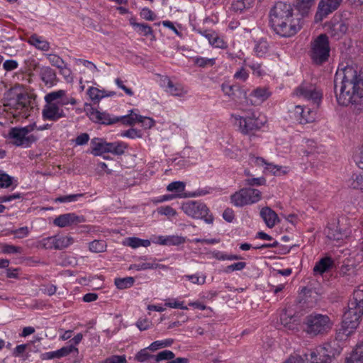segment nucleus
Wrapping results in <instances>:
<instances>
[{
    "mask_svg": "<svg viewBox=\"0 0 363 363\" xmlns=\"http://www.w3.org/2000/svg\"><path fill=\"white\" fill-rule=\"evenodd\" d=\"M335 93L338 104H363V80L352 66L338 69L334 79Z\"/></svg>",
    "mask_w": 363,
    "mask_h": 363,
    "instance_id": "f257e3e1",
    "label": "nucleus"
},
{
    "mask_svg": "<svg viewBox=\"0 0 363 363\" xmlns=\"http://www.w3.org/2000/svg\"><path fill=\"white\" fill-rule=\"evenodd\" d=\"M363 315V289L354 291L350 298L347 310L342 315L340 331L349 336L358 327Z\"/></svg>",
    "mask_w": 363,
    "mask_h": 363,
    "instance_id": "f03ea898",
    "label": "nucleus"
},
{
    "mask_svg": "<svg viewBox=\"0 0 363 363\" xmlns=\"http://www.w3.org/2000/svg\"><path fill=\"white\" fill-rule=\"evenodd\" d=\"M303 323L304 331L311 337L327 334L333 326L328 315L315 312L308 315Z\"/></svg>",
    "mask_w": 363,
    "mask_h": 363,
    "instance_id": "7ed1b4c3",
    "label": "nucleus"
},
{
    "mask_svg": "<svg viewBox=\"0 0 363 363\" xmlns=\"http://www.w3.org/2000/svg\"><path fill=\"white\" fill-rule=\"evenodd\" d=\"M328 37L326 34H320L311 43L310 57L316 65L326 62L330 55Z\"/></svg>",
    "mask_w": 363,
    "mask_h": 363,
    "instance_id": "20e7f679",
    "label": "nucleus"
},
{
    "mask_svg": "<svg viewBox=\"0 0 363 363\" xmlns=\"http://www.w3.org/2000/svg\"><path fill=\"white\" fill-rule=\"evenodd\" d=\"M298 14L294 12L291 4L284 1L277 2L269 12V25L273 28Z\"/></svg>",
    "mask_w": 363,
    "mask_h": 363,
    "instance_id": "39448f33",
    "label": "nucleus"
},
{
    "mask_svg": "<svg viewBox=\"0 0 363 363\" xmlns=\"http://www.w3.org/2000/svg\"><path fill=\"white\" fill-rule=\"evenodd\" d=\"M341 350L336 341L325 343L311 352L310 360L311 363H330L336 355L340 354Z\"/></svg>",
    "mask_w": 363,
    "mask_h": 363,
    "instance_id": "423d86ee",
    "label": "nucleus"
},
{
    "mask_svg": "<svg viewBox=\"0 0 363 363\" xmlns=\"http://www.w3.org/2000/svg\"><path fill=\"white\" fill-rule=\"evenodd\" d=\"M91 152L94 156H100L104 153H112L121 155L127 147L123 142L107 143L104 139L94 138L90 143Z\"/></svg>",
    "mask_w": 363,
    "mask_h": 363,
    "instance_id": "0eeeda50",
    "label": "nucleus"
},
{
    "mask_svg": "<svg viewBox=\"0 0 363 363\" xmlns=\"http://www.w3.org/2000/svg\"><path fill=\"white\" fill-rule=\"evenodd\" d=\"M262 199L259 190L252 187H245L230 196V202L236 207H243L257 203Z\"/></svg>",
    "mask_w": 363,
    "mask_h": 363,
    "instance_id": "6e6552de",
    "label": "nucleus"
},
{
    "mask_svg": "<svg viewBox=\"0 0 363 363\" xmlns=\"http://www.w3.org/2000/svg\"><path fill=\"white\" fill-rule=\"evenodd\" d=\"M182 209L186 215L193 218L203 219L206 223H213V217L209 214V209L204 203L189 201L182 204Z\"/></svg>",
    "mask_w": 363,
    "mask_h": 363,
    "instance_id": "1a4fd4ad",
    "label": "nucleus"
},
{
    "mask_svg": "<svg viewBox=\"0 0 363 363\" xmlns=\"http://www.w3.org/2000/svg\"><path fill=\"white\" fill-rule=\"evenodd\" d=\"M32 128L29 126L12 128L9 133L11 142L16 146L24 147H29L37 140V138L34 135L29 134Z\"/></svg>",
    "mask_w": 363,
    "mask_h": 363,
    "instance_id": "9d476101",
    "label": "nucleus"
},
{
    "mask_svg": "<svg viewBox=\"0 0 363 363\" xmlns=\"http://www.w3.org/2000/svg\"><path fill=\"white\" fill-rule=\"evenodd\" d=\"M235 118L239 121L240 130L244 134L260 129L266 123V120L257 117L253 111L248 113L245 116H235Z\"/></svg>",
    "mask_w": 363,
    "mask_h": 363,
    "instance_id": "9b49d317",
    "label": "nucleus"
},
{
    "mask_svg": "<svg viewBox=\"0 0 363 363\" xmlns=\"http://www.w3.org/2000/svg\"><path fill=\"white\" fill-rule=\"evenodd\" d=\"M302 28L301 17L297 15L272 28L276 34L283 38L295 35Z\"/></svg>",
    "mask_w": 363,
    "mask_h": 363,
    "instance_id": "f8f14e48",
    "label": "nucleus"
},
{
    "mask_svg": "<svg viewBox=\"0 0 363 363\" xmlns=\"http://www.w3.org/2000/svg\"><path fill=\"white\" fill-rule=\"evenodd\" d=\"M295 94L298 97L312 101L314 104H318L322 98L321 92L318 90L315 84L305 82L296 89Z\"/></svg>",
    "mask_w": 363,
    "mask_h": 363,
    "instance_id": "ddd939ff",
    "label": "nucleus"
},
{
    "mask_svg": "<svg viewBox=\"0 0 363 363\" xmlns=\"http://www.w3.org/2000/svg\"><path fill=\"white\" fill-rule=\"evenodd\" d=\"M342 0H321L318 4L315 19L322 21L324 18L333 13L340 6Z\"/></svg>",
    "mask_w": 363,
    "mask_h": 363,
    "instance_id": "4468645a",
    "label": "nucleus"
},
{
    "mask_svg": "<svg viewBox=\"0 0 363 363\" xmlns=\"http://www.w3.org/2000/svg\"><path fill=\"white\" fill-rule=\"evenodd\" d=\"M294 119L300 124L312 123L315 119V112L311 108L301 106H296L291 111Z\"/></svg>",
    "mask_w": 363,
    "mask_h": 363,
    "instance_id": "2eb2a0df",
    "label": "nucleus"
},
{
    "mask_svg": "<svg viewBox=\"0 0 363 363\" xmlns=\"http://www.w3.org/2000/svg\"><path fill=\"white\" fill-rule=\"evenodd\" d=\"M43 119L57 121L66 117V114L58 103L46 104L42 111Z\"/></svg>",
    "mask_w": 363,
    "mask_h": 363,
    "instance_id": "dca6fc26",
    "label": "nucleus"
},
{
    "mask_svg": "<svg viewBox=\"0 0 363 363\" xmlns=\"http://www.w3.org/2000/svg\"><path fill=\"white\" fill-rule=\"evenodd\" d=\"M29 98L24 94H18L16 99L9 104L15 110L14 115H21L22 117L25 118L29 116Z\"/></svg>",
    "mask_w": 363,
    "mask_h": 363,
    "instance_id": "f3484780",
    "label": "nucleus"
},
{
    "mask_svg": "<svg viewBox=\"0 0 363 363\" xmlns=\"http://www.w3.org/2000/svg\"><path fill=\"white\" fill-rule=\"evenodd\" d=\"M87 114L89 118L95 123L111 125L118 122V117H112L109 113L101 112L94 108H91Z\"/></svg>",
    "mask_w": 363,
    "mask_h": 363,
    "instance_id": "a211bd4d",
    "label": "nucleus"
},
{
    "mask_svg": "<svg viewBox=\"0 0 363 363\" xmlns=\"http://www.w3.org/2000/svg\"><path fill=\"white\" fill-rule=\"evenodd\" d=\"M85 221L84 217L77 216L75 213H69L60 215L53 221V223L60 228H65L72 224H78Z\"/></svg>",
    "mask_w": 363,
    "mask_h": 363,
    "instance_id": "6ab92c4d",
    "label": "nucleus"
},
{
    "mask_svg": "<svg viewBox=\"0 0 363 363\" xmlns=\"http://www.w3.org/2000/svg\"><path fill=\"white\" fill-rule=\"evenodd\" d=\"M39 76L47 87H52L58 82L56 72L48 66L40 67Z\"/></svg>",
    "mask_w": 363,
    "mask_h": 363,
    "instance_id": "aec40b11",
    "label": "nucleus"
},
{
    "mask_svg": "<svg viewBox=\"0 0 363 363\" xmlns=\"http://www.w3.org/2000/svg\"><path fill=\"white\" fill-rule=\"evenodd\" d=\"M327 238L331 240L340 241L347 237V233L340 229L335 223H329L325 229Z\"/></svg>",
    "mask_w": 363,
    "mask_h": 363,
    "instance_id": "412c9836",
    "label": "nucleus"
},
{
    "mask_svg": "<svg viewBox=\"0 0 363 363\" xmlns=\"http://www.w3.org/2000/svg\"><path fill=\"white\" fill-rule=\"evenodd\" d=\"M260 216L267 226L270 228H273L277 222L279 221L277 214L269 207L263 208L260 211Z\"/></svg>",
    "mask_w": 363,
    "mask_h": 363,
    "instance_id": "4be33fe9",
    "label": "nucleus"
},
{
    "mask_svg": "<svg viewBox=\"0 0 363 363\" xmlns=\"http://www.w3.org/2000/svg\"><path fill=\"white\" fill-rule=\"evenodd\" d=\"M203 35L215 48H225L227 47L226 43L213 30H205Z\"/></svg>",
    "mask_w": 363,
    "mask_h": 363,
    "instance_id": "5701e85b",
    "label": "nucleus"
},
{
    "mask_svg": "<svg viewBox=\"0 0 363 363\" xmlns=\"http://www.w3.org/2000/svg\"><path fill=\"white\" fill-rule=\"evenodd\" d=\"M334 265V261L330 257H325L316 262L313 267L314 274H323Z\"/></svg>",
    "mask_w": 363,
    "mask_h": 363,
    "instance_id": "b1692460",
    "label": "nucleus"
},
{
    "mask_svg": "<svg viewBox=\"0 0 363 363\" xmlns=\"http://www.w3.org/2000/svg\"><path fill=\"white\" fill-rule=\"evenodd\" d=\"M250 96L255 99L252 100V104L257 105L267 100L270 96V92L266 88L259 87L253 90Z\"/></svg>",
    "mask_w": 363,
    "mask_h": 363,
    "instance_id": "393cba45",
    "label": "nucleus"
},
{
    "mask_svg": "<svg viewBox=\"0 0 363 363\" xmlns=\"http://www.w3.org/2000/svg\"><path fill=\"white\" fill-rule=\"evenodd\" d=\"M28 43L34 46L38 50H42V51H48L50 50V43L45 40H43L41 37H39L36 34L32 35L28 40Z\"/></svg>",
    "mask_w": 363,
    "mask_h": 363,
    "instance_id": "a878e982",
    "label": "nucleus"
},
{
    "mask_svg": "<svg viewBox=\"0 0 363 363\" xmlns=\"http://www.w3.org/2000/svg\"><path fill=\"white\" fill-rule=\"evenodd\" d=\"M244 173L247 177V178L245 179L244 181V184L245 186L251 187L255 186H259L266 184V179L264 177H252L250 172L247 169H245Z\"/></svg>",
    "mask_w": 363,
    "mask_h": 363,
    "instance_id": "bb28decb",
    "label": "nucleus"
},
{
    "mask_svg": "<svg viewBox=\"0 0 363 363\" xmlns=\"http://www.w3.org/2000/svg\"><path fill=\"white\" fill-rule=\"evenodd\" d=\"M130 113L125 116L118 117V122L121 121L123 124L126 125H133L136 123H138L139 118H142V116L134 112V110H130Z\"/></svg>",
    "mask_w": 363,
    "mask_h": 363,
    "instance_id": "cd10ccee",
    "label": "nucleus"
},
{
    "mask_svg": "<svg viewBox=\"0 0 363 363\" xmlns=\"http://www.w3.org/2000/svg\"><path fill=\"white\" fill-rule=\"evenodd\" d=\"M164 83L167 84L169 88V92L176 96H182L186 94V91L180 85H175L167 77H165L162 80Z\"/></svg>",
    "mask_w": 363,
    "mask_h": 363,
    "instance_id": "c85d7f7f",
    "label": "nucleus"
},
{
    "mask_svg": "<svg viewBox=\"0 0 363 363\" xmlns=\"http://www.w3.org/2000/svg\"><path fill=\"white\" fill-rule=\"evenodd\" d=\"M221 89L224 94L232 100H235L238 97V92H240V88L237 85H230L229 84L223 83Z\"/></svg>",
    "mask_w": 363,
    "mask_h": 363,
    "instance_id": "c756f323",
    "label": "nucleus"
},
{
    "mask_svg": "<svg viewBox=\"0 0 363 363\" xmlns=\"http://www.w3.org/2000/svg\"><path fill=\"white\" fill-rule=\"evenodd\" d=\"M315 0H296V8L301 17L307 14Z\"/></svg>",
    "mask_w": 363,
    "mask_h": 363,
    "instance_id": "7c9ffc66",
    "label": "nucleus"
},
{
    "mask_svg": "<svg viewBox=\"0 0 363 363\" xmlns=\"http://www.w3.org/2000/svg\"><path fill=\"white\" fill-rule=\"evenodd\" d=\"M135 282L133 277H128L124 278H116L114 284L118 289H125L131 287Z\"/></svg>",
    "mask_w": 363,
    "mask_h": 363,
    "instance_id": "2f4dec72",
    "label": "nucleus"
},
{
    "mask_svg": "<svg viewBox=\"0 0 363 363\" xmlns=\"http://www.w3.org/2000/svg\"><path fill=\"white\" fill-rule=\"evenodd\" d=\"M106 242L104 240H94L89 242V249L95 253L103 252L106 250Z\"/></svg>",
    "mask_w": 363,
    "mask_h": 363,
    "instance_id": "473e14b6",
    "label": "nucleus"
},
{
    "mask_svg": "<svg viewBox=\"0 0 363 363\" xmlns=\"http://www.w3.org/2000/svg\"><path fill=\"white\" fill-rule=\"evenodd\" d=\"M345 363H363V341L357 345L355 353Z\"/></svg>",
    "mask_w": 363,
    "mask_h": 363,
    "instance_id": "72a5a7b5",
    "label": "nucleus"
},
{
    "mask_svg": "<svg viewBox=\"0 0 363 363\" xmlns=\"http://www.w3.org/2000/svg\"><path fill=\"white\" fill-rule=\"evenodd\" d=\"M253 3L254 0H235L232 6L235 11L241 13L244 10L250 8Z\"/></svg>",
    "mask_w": 363,
    "mask_h": 363,
    "instance_id": "f704fd0d",
    "label": "nucleus"
},
{
    "mask_svg": "<svg viewBox=\"0 0 363 363\" xmlns=\"http://www.w3.org/2000/svg\"><path fill=\"white\" fill-rule=\"evenodd\" d=\"M174 343L173 339H165L164 340H157L152 342L149 346V350L155 352L159 349L170 347Z\"/></svg>",
    "mask_w": 363,
    "mask_h": 363,
    "instance_id": "c9c22d12",
    "label": "nucleus"
},
{
    "mask_svg": "<svg viewBox=\"0 0 363 363\" xmlns=\"http://www.w3.org/2000/svg\"><path fill=\"white\" fill-rule=\"evenodd\" d=\"M74 242V239L71 236H56V250H62L67 247Z\"/></svg>",
    "mask_w": 363,
    "mask_h": 363,
    "instance_id": "e433bc0d",
    "label": "nucleus"
},
{
    "mask_svg": "<svg viewBox=\"0 0 363 363\" xmlns=\"http://www.w3.org/2000/svg\"><path fill=\"white\" fill-rule=\"evenodd\" d=\"M66 91L60 89L56 91H52L45 96V101L46 104L57 103V100H60L61 98L65 96Z\"/></svg>",
    "mask_w": 363,
    "mask_h": 363,
    "instance_id": "4c0bfd02",
    "label": "nucleus"
},
{
    "mask_svg": "<svg viewBox=\"0 0 363 363\" xmlns=\"http://www.w3.org/2000/svg\"><path fill=\"white\" fill-rule=\"evenodd\" d=\"M265 160H262L266 164V169L272 172L273 174H285L289 172V169L286 167L275 165L272 163H267L264 162Z\"/></svg>",
    "mask_w": 363,
    "mask_h": 363,
    "instance_id": "58836bf2",
    "label": "nucleus"
},
{
    "mask_svg": "<svg viewBox=\"0 0 363 363\" xmlns=\"http://www.w3.org/2000/svg\"><path fill=\"white\" fill-rule=\"evenodd\" d=\"M254 50L257 56L262 57L268 52L269 44L266 40L261 39L257 42Z\"/></svg>",
    "mask_w": 363,
    "mask_h": 363,
    "instance_id": "ea45409f",
    "label": "nucleus"
},
{
    "mask_svg": "<svg viewBox=\"0 0 363 363\" xmlns=\"http://www.w3.org/2000/svg\"><path fill=\"white\" fill-rule=\"evenodd\" d=\"M148 350V347L140 350L135 354V359L139 362H145L150 359H155V355L150 354Z\"/></svg>",
    "mask_w": 363,
    "mask_h": 363,
    "instance_id": "a19ab883",
    "label": "nucleus"
},
{
    "mask_svg": "<svg viewBox=\"0 0 363 363\" xmlns=\"http://www.w3.org/2000/svg\"><path fill=\"white\" fill-rule=\"evenodd\" d=\"M87 94L91 100L99 101L105 96V91L91 86L88 89Z\"/></svg>",
    "mask_w": 363,
    "mask_h": 363,
    "instance_id": "79ce46f5",
    "label": "nucleus"
},
{
    "mask_svg": "<svg viewBox=\"0 0 363 363\" xmlns=\"http://www.w3.org/2000/svg\"><path fill=\"white\" fill-rule=\"evenodd\" d=\"M45 57L51 65L56 67L57 68H61V66L65 63L63 59L56 54H45Z\"/></svg>",
    "mask_w": 363,
    "mask_h": 363,
    "instance_id": "37998d69",
    "label": "nucleus"
},
{
    "mask_svg": "<svg viewBox=\"0 0 363 363\" xmlns=\"http://www.w3.org/2000/svg\"><path fill=\"white\" fill-rule=\"evenodd\" d=\"M175 357V354L172 351L170 350H163L160 352L155 357V360L156 363H158L160 361L162 360H169L171 361L172 359Z\"/></svg>",
    "mask_w": 363,
    "mask_h": 363,
    "instance_id": "c03bdc74",
    "label": "nucleus"
},
{
    "mask_svg": "<svg viewBox=\"0 0 363 363\" xmlns=\"http://www.w3.org/2000/svg\"><path fill=\"white\" fill-rule=\"evenodd\" d=\"M350 186L354 189L363 190V177L360 174H353L351 178Z\"/></svg>",
    "mask_w": 363,
    "mask_h": 363,
    "instance_id": "a18cd8bd",
    "label": "nucleus"
},
{
    "mask_svg": "<svg viewBox=\"0 0 363 363\" xmlns=\"http://www.w3.org/2000/svg\"><path fill=\"white\" fill-rule=\"evenodd\" d=\"M185 184L183 182L176 181L170 183L167 189L169 191H174L176 193H181L184 191Z\"/></svg>",
    "mask_w": 363,
    "mask_h": 363,
    "instance_id": "49530a36",
    "label": "nucleus"
},
{
    "mask_svg": "<svg viewBox=\"0 0 363 363\" xmlns=\"http://www.w3.org/2000/svg\"><path fill=\"white\" fill-rule=\"evenodd\" d=\"M246 265H247V264L245 262H235L230 265L227 266L224 269L223 272L225 273L228 274V273L233 272L234 271H241L246 267Z\"/></svg>",
    "mask_w": 363,
    "mask_h": 363,
    "instance_id": "de8ad7c7",
    "label": "nucleus"
},
{
    "mask_svg": "<svg viewBox=\"0 0 363 363\" xmlns=\"http://www.w3.org/2000/svg\"><path fill=\"white\" fill-rule=\"evenodd\" d=\"M215 62V58L196 57L194 60V63L201 67L213 66Z\"/></svg>",
    "mask_w": 363,
    "mask_h": 363,
    "instance_id": "09e8293b",
    "label": "nucleus"
},
{
    "mask_svg": "<svg viewBox=\"0 0 363 363\" xmlns=\"http://www.w3.org/2000/svg\"><path fill=\"white\" fill-rule=\"evenodd\" d=\"M164 306L172 308L188 309L187 306H184V301H179L176 299H167Z\"/></svg>",
    "mask_w": 363,
    "mask_h": 363,
    "instance_id": "8fccbe9b",
    "label": "nucleus"
},
{
    "mask_svg": "<svg viewBox=\"0 0 363 363\" xmlns=\"http://www.w3.org/2000/svg\"><path fill=\"white\" fill-rule=\"evenodd\" d=\"M84 196L83 194H70L67 196H59L55 199V202L66 203L72 202L77 200L78 198H81Z\"/></svg>",
    "mask_w": 363,
    "mask_h": 363,
    "instance_id": "3c124183",
    "label": "nucleus"
},
{
    "mask_svg": "<svg viewBox=\"0 0 363 363\" xmlns=\"http://www.w3.org/2000/svg\"><path fill=\"white\" fill-rule=\"evenodd\" d=\"M73 352H75L77 354H78L79 350L75 346L72 345L66 347H62V348L57 350L59 358L66 357Z\"/></svg>",
    "mask_w": 363,
    "mask_h": 363,
    "instance_id": "603ef678",
    "label": "nucleus"
},
{
    "mask_svg": "<svg viewBox=\"0 0 363 363\" xmlns=\"http://www.w3.org/2000/svg\"><path fill=\"white\" fill-rule=\"evenodd\" d=\"M157 267L165 268V266L148 262H143L138 264H135V268L138 271L146 270L149 269H156Z\"/></svg>",
    "mask_w": 363,
    "mask_h": 363,
    "instance_id": "864d4df0",
    "label": "nucleus"
},
{
    "mask_svg": "<svg viewBox=\"0 0 363 363\" xmlns=\"http://www.w3.org/2000/svg\"><path fill=\"white\" fill-rule=\"evenodd\" d=\"M138 32L144 36L153 35L152 28L145 23H140L137 25Z\"/></svg>",
    "mask_w": 363,
    "mask_h": 363,
    "instance_id": "5fc2aeb1",
    "label": "nucleus"
},
{
    "mask_svg": "<svg viewBox=\"0 0 363 363\" xmlns=\"http://www.w3.org/2000/svg\"><path fill=\"white\" fill-rule=\"evenodd\" d=\"M121 135L123 137H127L132 139L142 137L140 130L135 128H130L127 130L123 131L121 133Z\"/></svg>",
    "mask_w": 363,
    "mask_h": 363,
    "instance_id": "6e6d98bb",
    "label": "nucleus"
},
{
    "mask_svg": "<svg viewBox=\"0 0 363 363\" xmlns=\"http://www.w3.org/2000/svg\"><path fill=\"white\" fill-rule=\"evenodd\" d=\"M183 278L191 281L193 284L202 285L206 282V277L203 275L202 277H200L197 274H191L184 275Z\"/></svg>",
    "mask_w": 363,
    "mask_h": 363,
    "instance_id": "4d7b16f0",
    "label": "nucleus"
},
{
    "mask_svg": "<svg viewBox=\"0 0 363 363\" xmlns=\"http://www.w3.org/2000/svg\"><path fill=\"white\" fill-rule=\"evenodd\" d=\"M56 236L48 237L43 239L42 245L45 249H55L56 250Z\"/></svg>",
    "mask_w": 363,
    "mask_h": 363,
    "instance_id": "13d9d810",
    "label": "nucleus"
},
{
    "mask_svg": "<svg viewBox=\"0 0 363 363\" xmlns=\"http://www.w3.org/2000/svg\"><path fill=\"white\" fill-rule=\"evenodd\" d=\"M20 247L8 245V244H3L1 245V252L4 254H16L20 252Z\"/></svg>",
    "mask_w": 363,
    "mask_h": 363,
    "instance_id": "bf43d9fd",
    "label": "nucleus"
},
{
    "mask_svg": "<svg viewBox=\"0 0 363 363\" xmlns=\"http://www.w3.org/2000/svg\"><path fill=\"white\" fill-rule=\"evenodd\" d=\"M60 70V74L63 76V77L67 81H72V71L71 69L67 67V64L65 62L64 65L61 66V68H58Z\"/></svg>",
    "mask_w": 363,
    "mask_h": 363,
    "instance_id": "052dcab7",
    "label": "nucleus"
},
{
    "mask_svg": "<svg viewBox=\"0 0 363 363\" xmlns=\"http://www.w3.org/2000/svg\"><path fill=\"white\" fill-rule=\"evenodd\" d=\"M248 66L252 69L253 74L257 77H261L265 73L264 70L262 68L261 64L259 63L252 62L249 64Z\"/></svg>",
    "mask_w": 363,
    "mask_h": 363,
    "instance_id": "680f3d73",
    "label": "nucleus"
},
{
    "mask_svg": "<svg viewBox=\"0 0 363 363\" xmlns=\"http://www.w3.org/2000/svg\"><path fill=\"white\" fill-rule=\"evenodd\" d=\"M12 184V178L6 174H0V187L8 188Z\"/></svg>",
    "mask_w": 363,
    "mask_h": 363,
    "instance_id": "e2e57ef3",
    "label": "nucleus"
},
{
    "mask_svg": "<svg viewBox=\"0 0 363 363\" xmlns=\"http://www.w3.org/2000/svg\"><path fill=\"white\" fill-rule=\"evenodd\" d=\"M140 16L147 21H154L156 18L155 14L148 8H143Z\"/></svg>",
    "mask_w": 363,
    "mask_h": 363,
    "instance_id": "0e129e2a",
    "label": "nucleus"
},
{
    "mask_svg": "<svg viewBox=\"0 0 363 363\" xmlns=\"http://www.w3.org/2000/svg\"><path fill=\"white\" fill-rule=\"evenodd\" d=\"M138 123H140L145 129H150L155 125V121L152 118L145 116L139 118Z\"/></svg>",
    "mask_w": 363,
    "mask_h": 363,
    "instance_id": "69168bd1",
    "label": "nucleus"
},
{
    "mask_svg": "<svg viewBox=\"0 0 363 363\" xmlns=\"http://www.w3.org/2000/svg\"><path fill=\"white\" fill-rule=\"evenodd\" d=\"M348 29L347 26L344 22H338L333 25V30L337 31L338 35L345 34Z\"/></svg>",
    "mask_w": 363,
    "mask_h": 363,
    "instance_id": "338daca9",
    "label": "nucleus"
},
{
    "mask_svg": "<svg viewBox=\"0 0 363 363\" xmlns=\"http://www.w3.org/2000/svg\"><path fill=\"white\" fill-rule=\"evenodd\" d=\"M108 363H127L125 355H112L106 359Z\"/></svg>",
    "mask_w": 363,
    "mask_h": 363,
    "instance_id": "774afa93",
    "label": "nucleus"
}]
</instances>
